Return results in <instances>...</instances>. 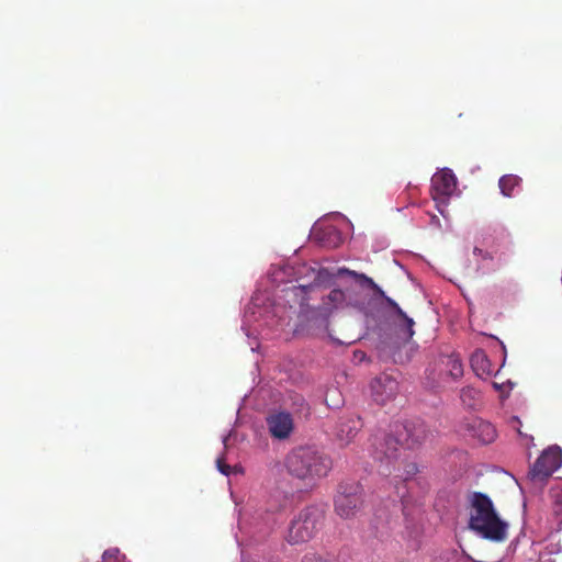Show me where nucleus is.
<instances>
[{"label": "nucleus", "instance_id": "obj_1", "mask_svg": "<svg viewBox=\"0 0 562 562\" xmlns=\"http://www.w3.org/2000/svg\"><path fill=\"white\" fill-rule=\"evenodd\" d=\"M336 276H348L352 278L359 286L372 290L374 292V296L369 297L367 302L360 300L352 301L348 292L340 289H334L328 294V300L334 307L353 306L361 311L367 317L379 319L382 316L384 305H387L392 308L393 314L396 317L394 319L395 325L403 331L406 340L414 336L413 327L415 322L413 318L408 317L394 300L386 296L384 291L373 281L372 278L346 267L338 268Z\"/></svg>", "mask_w": 562, "mask_h": 562}, {"label": "nucleus", "instance_id": "obj_2", "mask_svg": "<svg viewBox=\"0 0 562 562\" xmlns=\"http://www.w3.org/2000/svg\"><path fill=\"white\" fill-rule=\"evenodd\" d=\"M427 438V429L423 423L409 422L395 425L392 432L376 431L369 439L373 453L392 457L418 449Z\"/></svg>", "mask_w": 562, "mask_h": 562}, {"label": "nucleus", "instance_id": "obj_3", "mask_svg": "<svg viewBox=\"0 0 562 562\" xmlns=\"http://www.w3.org/2000/svg\"><path fill=\"white\" fill-rule=\"evenodd\" d=\"M469 528L481 538L503 541L507 535V524L498 517L491 498L486 494L473 492L469 495Z\"/></svg>", "mask_w": 562, "mask_h": 562}, {"label": "nucleus", "instance_id": "obj_4", "mask_svg": "<svg viewBox=\"0 0 562 562\" xmlns=\"http://www.w3.org/2000/svg\"><path fill=\"white\" fill-rule=\"evenodd\" d=\"M364 504L363 488L355 481L341 482L334 496V510L342 519H353Z\"/></svg>", "mask_w": 562, "mask_h": 562}, {"label": "nucleus", "instance_id": "obj_5", "mask_svg": "<svg viewBox=\"0 0 562 562\" xmlns=\"http://www.w3.org/2000/svg\"><path fill=\"white\" fill-rule=\"evenodd\" d=\"M285 467L289 473L303 481L306 486L327 475L331 469L330 459H286Z\"/></svg>", "mask_w": 562, "mask_h": 562}, {"label": "nucleus", "instance_id": "obj_6", "mask_svg": "<svg viewBox=\"0 0 562 562\" xmlns=\"http://www.w3.org/2000/svg\"><path fill=\"white\" fill-rule=\"evenodd\" d=\"M323 512L317 507H307L291 522L288 532V542L297 544L308 541L318 529Z\"/></svg>", "mask_w": 562, "mask_h": 562}, {"label": "nucleus", "instance_id": "obj_7", "mask_svg": "<svg viewBox=\"0 0 562 562\" xmlns=\"http://www.w3.org/2000/svg\"><path fill=\"white\" fill-rule=\"evenodd\" d=\"M457 189V178L451 169L443 168L431 178V196L442 216H446L445 209L448 200Z\"/></svg>", "mask_w": 562, "mask_h": 562}, {"label": "nucleus", "instance_id": "obj_8", "mask_svg": "<svg viewBox=\"0 0 562 562\" xmlns=\"http://www.w3.org/2000/svg\"><path fill=\"white\" fill-rule=\"evenodd\" d=\"M562 467V459H536L530 465L527 479L536 486H542Z\"/></svg>", "mask_w": 562, "mask_h": 562}, {"label": "nucleus", "instance_id": "obj_9", "mask_svg": "<svg viewBox=\"0 0 562 562\" xmlns=\"http://www.w3.org/2000/svg\"><path fill=\"white\" fill-rule=\"evenodd\" d=\"M371 394L378 404L393 400L398 392L397 381L389 374H381L371 382Z\"/></svg>", "mask_w": 562, "mask_h": 562}, {"label": "nucleus", "instance_id": "obj_10", "mask_svg": "<svg viewBox=\"0 0 562 562\" xmlns=\"http://www.w3.org/2000/svg\"><path fill=\"white\" fill-rule=\"evenodd\" d=\"M267 425L270 435L277 439H286L294 429L293 417L286 412H277L267 417Z\"/></svg>", "mask_w": 562, "mask_h": 562}, {"label": "nucleus", "instance_id": "obj_11", "mask_svg": "<svg viewBox=\"0 0 562 562\" xmlns=\"http://www.w3.org/2000/svg\"><path fill=\"white\" fill-rule=\"evenodd\" d=\"M465 430L470 437L482 445L492 443L497 437L494 425L481 418H473L468 422Z\"/></svg>", "mask_w": 562, "mask_h": 562}, {"label": "nucleus", "instance_id": "obj_12", "mask_svg": "<svg viewBox=\"0 0 562 562\" xmlns=\"http://www.w3.org/2000/svg\"><path fill=\"white\" fill-rule=\"evenodd\" d=\"M314 238L323 246L336 248L342 244V235L334 225H321L313 231Z\"/></svg>", "mask_w": 562, "mask_h": 562}, {"label": "nucleus", "instance_id": "obj_13", "mask_svg": "<svg viewBox=\"0 0 562 562\" xmlns=\"http://www.w3.org/2000/svg\"><path fill=\"white\" fill-rule=\"evenodd\" d=\"M470 363L474 373L480 378L491 375L493 372L492 363L483 349H476L471 355Z\"/></svg>", "mask_w": 562, "mask_h": 562}, {"label": "nucleus", "instance_id": "obj_14", "mask_svg": "<svg viewBox=\"0 0 562 562\" xmlns=\"http://www.w3.org/2000/svg\"><path fill=\"white\" fill-rule=\"evenodd\" d=\"M315 288L313 284H299L292 285L284 289L285 297L288 302H293L297 304L300 307H304L308 301V293Z\"/></svg>", "mask_w": 562, "mask_h": 562}, {"label": "nucleus", "instance_id": "obj_15", "mask_svg": "<svg viewBox=\"0 0 562 562\" xmlns=\"http://www.w3.org/2000/svg\"><path fill=\"white\" fill-rule=\"evenodd\" d=\"M441 363L445 366L446 372L453 380H459L463 375V364L462 361L457 353H451L448 356H443L441 358Z\"/></svg>", "mask_w": 562, "mask_h": 562}, {"label": "nucleus", "instance_id": "obj_16", "mask_svg": "<svg viewBox=\"0 0 562 562\" xmlns=\"http://www.w3.org/2000/svg\"><path fill=\"white\" fill-rule=\"evenodd\" d=\"M521 179L515 175H505L501 177L498 187L504 196L510 198L514 189L519 186Z\"/></svg>", "mask_w": 562, "mask_h": 562}, {"label": "nucleus", "instance_id": "obj_17", "mask_svg": "<svg viewBox=\"0 0 562 562\" xmlns=\"http://www.w3.org/2000/svg\"><path fill=\"white\" fill-rule=\"evenodd\" d=\"M228 460L229 459H216L217 470L228 477L241 475L244 473L243 467L237 462L229 463Z\"/></svg>", "mask_w": 562, "mask_h": 562}, {"label": "nucleus", "instance_id": "obj_18", "mask_svg": "<svg viewBox=\"0 0 562 562\" xmlns=\"http://www.w3.org/2000/svg\"><path fill=\"white\" fill-rule=\"evenodd\" d=\"M479 392L471 386H465L460 392V398L464 406L472 408L476 405Z\"/></svg>", "mask_w": 562, "mask_h": 562}, {"label": "nucleus", "instance_id": "obj_19", "mask_svg": "<svg viewBox=\"0 0 562 562\" xmlns=\"http://www.w3.org/2000/svg\"><path fill=\"white\" fill-rule=\"evenodd\" d=\"M361 427L360 418L349 419L339 426V435L346 434L347 438L353 437Z\"/></svg>", "mask_w": 562, "mask_h": 562}, {"label": "nucleus", "instance_id": "obj_20", "mask_svg": "<svg viewBox=\"0 0 562 562\" xmlns=\"http://www.w3.org/2000/svg\"><path fill=\"white\" fill-rule=\"evenodd\" d=\"M553 499V512L557 516H562V490L553 488L551 491Z\"/></svg>", "mask_w": 562, "mask_h": 562}, {"label": "nucleus", "instance_id": "obj_21", "mask_svg": "<svg viewBox=\"0 0 562 562\" xmlns=\"http://www.w3.org/2000/svg\"><path fill=\"white\" fill-rule=\"evenodd\" d=\"M539 457H562V448L558 445L549 446L541 451Z\"/></svg>", "mask_w": 562, "mask_h": 562}, {"label": "nucleus", "instance_id": "obj_22", "mask_svg": "<svg viewBox=\"0 0 562 562\" xmlns=\"http://www.w3.org/2000/svg\"><path fill=\"white\" fill-rule=\"evenodd\" d=\"M302 562H331L328 559L322 558L316 553H306L302 560Z\"/></svg>", "mask_w": 562, "mask_h": 562}, {"label": "nucleus", "instance_id": "obj_23", "mask_svg": "<svg viewBox=\"0 0 562 562\" xmlns=\"http://www.w3.org/2000/svg\"><path fill=\"white\" fill-rule=\"evenodd\" d=\"M482 259L483 260H493L494 256L492 255V252L485 251L484 255L482 256Z\"/></svg>", "mask_w": 562, "mask_h": 562}, {"label": "nucleus", "instance_id": "obj_24", "mask_svg": "<svg viewBox=\"0 0 562 562\" xmlns=\"http://www.w3.org/2000/svg\"><path fill=\"white\" fill-rule=\"evenodd\" d=\"M484 252L485 251L482 248H480V247H474V249H473V254L474 255H479L481 257L484 255Z\"/></svg>", "mask_w": 562, "mask_h": 562}, {"label": "nucleus", "instance_id": "obj_25", "mask_svg": "<svg viewBox=\"0 0 562 562\" xmlns=\"http://www.w3.org/2000/svg\"><path fill=\"white\" fill-rule=\"evenodd\" d=\"M415 472H416V467L414 465V467H413V469H412V471L409 472V474H412V475H413Z\"/></svg>", "mask_w": 562, "mask_h": 562}, {"label": "nucleus", "instance_id": "obj_26", "mask_svg": "<svg viewBox=\"0 0 562 562\" xmlns=\"http://www.w3.org/2000/svg\"><path fill=\"white\" fill-rule=\"evenodd\" d=\"M238 525H239V529L241 530L244 528L241 520H239Z\"/></svg>", "mask_w": 562, "mask_h": 562}, {"label": "nucleus", "instance_id": "obj_27", "mask_svg": "<svg viewBox=\"0 0 562 562\" xmlns=\"http://www.w3.org/2000/svg\"><path fill=\"white\" fill-rule=\"evenodd\" d=\"M235 537H236V542L238 543V546H240V540H239L238 536L236 535Z\"/></svg>", "mask_w": 562, "mask_h": 562}, {"label": "nucleus", "instance_id": "obj_28", "mask_svg": "<svg viewBox=\"0 0 562 562\" xmlns=\"http://www.w3.org/2000/svg\"><path fill=\"white\" fill-rule=\"evenodd\" d=\"M495 389H499V385L497 383H493Z\"/></svg>", "mask_w": 562, "mask_h": 562}]
</instances>
